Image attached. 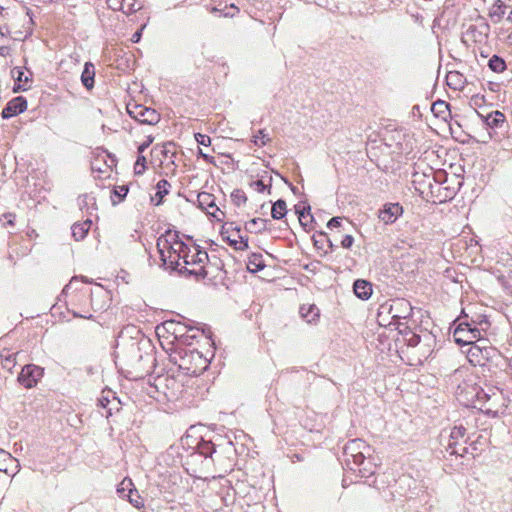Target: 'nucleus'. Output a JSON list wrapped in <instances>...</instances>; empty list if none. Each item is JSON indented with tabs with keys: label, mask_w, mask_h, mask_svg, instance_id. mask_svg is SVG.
Returning a JSON list of instances; mask_svg holds the SVG:
<instances>
[{
	"label": "nucleus",
	"mask_w": 512,
	"mask_h": 512,
	"mask_svg": "<svg viewBox=\"0 0 512 512\" xmlns=\"http://www.w3.org/2000/svg\"><path fill=\"white\" fill-rule=\"evenodd\" d=\"M156 246L165 269L197 281L208 276L207 266L211 264L208 253L197 244L184 243L178 231L167 230L157 239Z\"/></svg>",
	"instance_id": "1"
},
{
	"label": "nucleus",
	"mask_w": 512,
	"mask_h": 512,
	"mask_svg": "<svg viewBox=\"0 0 512 512\" xmlns=\"http://www.w3.org/2000/svg\"><path fill=\"white\" fill-rule=\"evenodd\" d=\"M370 451V447L362 439L356 438L348 441L343 448L344 461L346 465L354 470V466L364 464L366 453Z\"/></svg>",
	"instance_id": "2"
},
{
	"label": "nucleus",
	"mask_w": 512,
	"mask_h": 512,
	"mask_svg": "<svg viewBox=\"0 0 512 512\" xmlns=\"http://www.w3.org/2000/svg\"><path fill=\"white\" fill-rule=\"evenodd\" d=\"M177 354L180 358L179 367L187 370L189 373L195 374L198 370L207 366L206 359L195 349L181 348L177 351Z\"/></svg>",
	"instance_id": "3"
},
{
	"label": "nucleus",
	"mask_w": 512,
	"mask_h": 512,
	"mask_svg": "<svg viewBox=\"0 0 512 512\" xmlns=\"http://www.w3.org/2000/svg\"><path fill=\"white\" fill-rule=\"evenodd\" d=\"M465 343H471L467 351V358L475 366H485L487 362L499 356V352L493 347L472 343V340H466Z\"/></svg>",
	"instance_id": "4"
},
{
	"label": "nucleus",
	"mask_w": 512,
	"mask_h": 512,
	"mask_svg": "<svg viewBox=\"0 0 512 512\" xmlns=\"http://www.w3.org/2000/svg\"><path fill=\"white\" fill-rule=\"evenodd\" d=\"M43 376L44 368L35 364H27L22 367L17 381L24 388L31 389L37 386Z\"/></svg>",
	"instance_id": "5"
},
{
	"label": "nucleus",
	"mask_w": 512,
	"mask_h": 512,
	"mask_svg": "<svg viewBox=\"0 0 512 512\" xmlns=\"http://www.w3.org/2000/svg\"><path fill=\"white\" fill-rule=\"evenodd\" d=\"M127 111L132 118L141 124L155 125L160 120V115L153 108L134 105L133 107H128Z\"/></svg>",
	"instance_id": "6"
},
{
	"label": "nucleus",
	"mask_w": 512,
	"mask_h": 512,
	"mask_svg": "<svg viewBox=\"0 0 512 512\" xmlns=\"http://www.w3.org/2000/svg\"><path fill=\"white\" fill-rule=\"evenodd\" d=\"M117 493L119 497L127 498L129 502L138 509L144 506V501L134 489L131 479L125 478L118 486Z\"/></svg>",
	"instance_id": "7"
},
{
	"label": "nucleus",
	"mask_w": 512,
	"mask_h": 512,
	"mask_svg": "<svg viewBox=\"0 0 512 512\" xmlns=\"http://www.w3.org/2000/svg\"><path fill=\"white\" fill-rule=\"evenodd\" d=\"M399 307L410 309V304L404 300H396L391 304L385 303L381 305L377 315L379 324L381 326H395L396 323H394L391 319L389 320L388 316L393 312L394 309H398Z\"/></svg>",
	"instance_id": "8"
},
{
	"label": "nucleus",
	"mask_w": 512,
	"mask_h": 512,
	"mask_svg": "<svg viewBox=\"0 0 512 512\" xmlns=\"http://www.w3.org/2000/svg\"><path fill=\"white\" fill-rule=\"evenodd\" d=\"M403 213V207L399 203H386L379 210L378 217L384 224H393Z\"/></svg>",
	"instance_id": "9"
},
{
	"label": "nucleus",
	"mask_w": 512,
	"mask_h": 512,
	"mask_svg": "<svg viewBox=\"0 0 512 512\" xmlns=\"http://www.w3.org/2000/svg\"><path fill=\"white\" fill-rule=\"evenodd\" d=\"M98 405L106 410L105 417L109 418L114 411L120 410L121 402L111 390H108L102 392Z\"/></svg>",
	"instance_id": "10"
},
{
	"label": "nucleus",
	"mask_w": 512,
	"mask_h": 512,
	"mask_svg": "<svg viewBox=\"0 0 512 512\" xmlns=\"http://www.w3.org/2000/svg\"><path fill=\"white\" fill-rule=\"evenodd\" d=\"M27 109V100L18 96L11 99L2 110L1 116L3 119L12 118L20 113H23Z\"/></svg>",
	"instance_id": "11"
},
{
	"label": "nucleus",
	"mask_w": 512,
	"mask_h": 512,
	"mask_svg": "<svg viewBox=\"0 0 512 512\" xmlns=\"http://www.w3.org/2000/svg\"><path fill=\"white\" fill-rule=\"evenodd\" d=\"M197 201H198L199 207L202 210L206 211L207 214L217 218L218 220H220V219H219L217 213H221L222 215H224V213L221 212L220 209L216 206L215 197L211 193H208V192L199 193L197 196Z\"/></svg>",
	"instance_id": "12"
},
{
	"label": "nucleus",
	"mask_w": 512,
	"mask_h": 512,
	"mask_svg": "<svg viewBox=\"0 0 512 512\" xmlns=\"http://www.w3.org/2000/svg\"><path fill=\"white\" fill-rule=\"evenodd\" d=\"M469 440L470 437L467 435V430L463 425L454 426L450 432L446 449H455L456 446H461V441L463 444H467Z\"/></svg>",
	"instance_id": "13"
},
{
	"label": "nucleus",
	"mask_w": 512,
	"mask_h": 512,
	"mask_svg": "<svg viewBox=\"0 0 512 512\" xmlns=\"http://www.w3.org/2000/svg\"><path fill=\"white\" fill-rule=\"evenodd\" d=\"M477 115L483 120L485 125L490 128L501 127L505 122V115L498 110L492 111L487 115H483L482 113L477 111Z\"/></svg>",
	"instance_id": "14"
},
{
	"label": "nucleus",
	"mask_w": 512,
	"mask_h": 512,
	"mask_svg": "<svg viewBox=\"0 0 512 512\" xmlns=\"http://www.w3.org/2000/svg\"><path fill=\"white\" fill-rule=\"evenodd\" d=\"M355 295L361 300H368L372 295V284L363 279H357L353 284Z\"/></svg>",
	"instance_id": "15"
},
{
	"label": "nucleus",
	"mask_w": 512,
	"mask_h": 512,
	"mask_svg": "<svg viewBox=\"0 0 512 512\" xmlns=\"http://www.w3.org/2000/svg\"><path fill=\"white\" fill-rule=\"evenodd\" d=\"M78 206L81 211L92 215L97 210L96 197L92 193H86L78 197Z\"/></svg>",
	"instance_id": "16"
},
{
	"label": "nucleus",
	"mask_w": 512,
	"mask_h": 512,
	"mask_svg": "<svg viewBox=\"0 0 512 512\" xmlns=\"http://www.w3.org/2000/svg\"><path fill=\"white\" fill-rule=\"evenodd\" d=\"M91 225H92L91 219H86L82 223L73 224L71 227V230H72V236L74 237V239L76 241L83 240L86 237V235L88 234V232L91 228Z\"/></svg>",
	"instance_id": "17"
},
{
	"label": "nucleus",
	"mask_w": 512,
	"mask_h": 512,
	"mask_svg": "<svg viewBox=\"0 0 512 512\" xmlns=\"http://www.w3.org/2000/svg\"><path fill=\"white\" fill-rule=\"evenodd\" d=\"M17 355L18 352H12L9 349H4L0 353L1 365L3 369H6L9 372H12V369L17 364Z\"/></svg>",
	"instance_id": "18"
},
{
	"label": "nucleus",
	"mask_w": 512,
	"mask_h": 512,
	"mask_svg": "<svg viewBox=\"0 0 512 512\" xmlns=\"http://www.w3.org/2000/svg\"><path fill=\"white\" fill-rule=\"evenodd\" d=\"M95 68L91 62H86L81 75V81L88 90L94 87Z\"/></svg>",
	"instance_id": "19"
},
{
	"label": "nucleus",
	"mask_w": 512,
	"mask_h": 512,
	"mask_svg": "<svg viewBox=\"0 0 512 512\" xmlns=\"http://www.w3.org/2000/svg\"><path fill=\"white\" fill-rule=\"evenodd\" d=\"M507 6L502 0H496L493 5L489 8V17L493 23H499L506 11Z\"/></svg>",
	"instance_id": "20"
},
{
	"label": "nucleus",
	"mask_w": 512,
	"mask_h": 512,
	"mask_svg": "<svg viewBox=\"0 0 512 512\" xmlns=\"http://www.w3.org/2000/svg\"><path fill=\"white\" fill-rule=\"evenodd\" d=\"M267 219L263 218H253L250 221L246 222L245 229L249 233L259 234L267 230Z\"/></svg>",
	"instance_id": "21"
},
{
	"label": "nucleus",
	"mask_w": 512,
	"mask_h": 512,
	"mask_svg": "<svg viewBox=\"0 0 512 512\" xmlns=\"http://www.w3.org/2000/svg\"><path fill=\"white\" fill-rule=\"evenodd\" d=\"M397 329L399 330V333L403 335L404 341L408 346L415 347L420 343V335L414 333L408 326L404 325L403 328L397 326Z\"/></svg>",
	"instance_id": "22"
},
{
	"label": "nucleus",
	"mask_w": 512,
	"mask_h": 512,
	"mask_svg": "<svg viewBox=\"0 0 512 512\" xmlns=\"http://www.w3.org/2000/svg\"><path fill=\"white\" fill-rule=\"evenodd\" d=\"M265 268V263L261 254L253 253L248 259L247 269L251 273H256Z\"/></svg>",
	"instance_id": "23"
},
{
	"label": "nucleus",
	"mask_w": 512,
	"mask_h": 512,
	"mask_svg": "<svg viewBox=\"0 0 512 512\" xmlns=\"http://www.w3.org/2000/svg\"><path fill=\"white\" fill-rule=\"evenodd\" d=\"M300 315L308 323H311L319 317V309L315 305H302L300 307Z\"/></svg>",
	"instance_id": "24"
},
{
	"label": "nucleus",
	"mask_w": 512,
	"mask_h": 512,
	"mask_svg": "<svg viewBox=\"0 0 512 512\" xmlns=\"http://www.w3.org/2000/svg\"><path fill=\"white\" fill-rule=\"evenodd\" d=\"M287 213L286 202L282 199L277 200L271 210V216L273 219L280 220L285 217Z\"/></svg>",
	"instance_id": "25"
},
{
	"label": "nucleus",
	"mask_w": 512,
	"mask_h": 512,
	"mask_svg": "<svg viewBox=\"0 0 512 512\" xmlns=\"http://www.w3.org/2000/svg\"><path fill=\"white\" fill-rule=\"evenodd\" d=\"M171 184L166 179H161L156 184V194L155 196L159 198V200L155 203V205H160L162 203V199L165 195L169 193Z\"/></svg>",
	"instance_id": "26"
},
{
	"label": "nucleus",
	"mask_w": 512,
	"mask_h": 512,
	"mask_svg": "<svg viewBox=\"0 0 512 512\" xmlns=\"http://www.w3.org/2000/svg\"><path fill=\"white\" fill-rule=\"evenodd\" d=\"M463 325H465L468 329V332L471 334V339H477V342L481 341V331L477 325H475V320H472V323H461L458 329L455 331V335L461 331H464Z\"/></svg>",
	"instance_id": "27"
},
{
	"label": "nucleus",
	"mask_w": 512,
	"mask_h": 512,
	"mask_svg": "<svg viewBox=\"0 0 512 512\" xmlns=\"http://www.w3.org/2000/svg\"><path fill=\"white\" fill-rule=\"evenodd\" d=\"M198 451L204 457H212L213 453L216 452V445L211 441L202 440L198 445Z\"/></svg>",
	"instance_id": "28"
},
{
	"label": "nucleus",
	"mask_w": 512,
	"mask_h": 512,
	"mask_svg": "<svg viewBox=\"0 0 512 512\" xmlns=\"http://www.w3.org/2000/svg\"><path fill=\"white\" fill-rule=\"evenodd\" d=\"M488 66L492 71L497 72V73L502 72L506 69L505 61L497 55H493L489 59Z\"/></svg>",
	"instance_id": "29"
},
{
	"label": "nucleus",
	"mask_w": 512,
	"mask_h": 512,
	"mask_svg": "<svg viewBox=\"0 0 512 512\" xmlns=\"http://www.w3.org/2000/svg\"><path fill=\"white\" fill-rule=\"evenodd\" d=\"M271 182H272V176H269V184L266 185L264 183V180L263 179H258V180H255V181H251L249 186L259 192V193H263L265 190H268V193H270L271 191Z\"/></svg>",
	"instance_id": "30"
},
{
	"label": "nucleus",
	"mask_w": 512,
	"mask_h": 512,
	"mask_svg": "<svg viewBox=\"0 0 512 512\" xmlns=\"http://www.w3.org/2000/svg\"><path fill=\"white\" fill-rule=\"evenodd\" d=\"M128 190H129L128 187L125 185L115 187L112 191V194H113V196L111 197L112 202L114 204H116V203H119L122 200H124V198L126 197V195L128 193Z\"/></svg>",
	"instance_id": "31"
},
{
	"label": "nucleus",
	"mask_w": 512,
	"mask_h": 512,
	"mask_svg": "<svg viewBox=\"0 0 512 512\" xmlns=\"http://www.w3.org/2000/svg\"><path fill=\"white\" fill-rule=\"evenodd\" d=\"M231 200L236 206H241L247 202V196L242 189H235L231 193Z\"/></svg>",
	"instance_id": "32"
},
{
	"label": "nucleus",
	"mask_w": 512,
	"mask_h": 512,
	"mask_svg": "<svg viewBox=\"0 0 512 512\" xmlns=\"http://www.w3.org/2000/svg\"><path fill=\"white\" fill-rule=\"evenodd\" d=\"M270 141L268 134L265 133V130L261 129L257 132L256 135L253 136L252 142L259 147L266 145Z\"/></svg>",
	"instance_id": "33"
},
{
	"label": "nucleus",
	"mask_w": 512,
	"mask_h": 512,
	"mask_svg": "<svg viewBox=\"0 0 512 512\" xmlns=\"http://www.w3.org/2000/svg\"><path fill=\"white\" fill-rule=\"evenodd\" d=\"M461 77H462V75L458 72H449L447 74L448 85L453 86L455 89L458 86H461V84H462Z\"/></svg>",
	"instance_id": "34"
},
{
	"label": "nucleus",
	"mask_w": 512,
	"mask_h": 512,
	"mask_svg": "<svg viewBox=\"0 0 512 512\" xmlns=\"http://www.w3.org/2000/svg\"><path fill=\"white\" fill-rule=\"evenodd\" d=\"M310 210H311V207L309 205H307V206L296 205L295 206V212H296V214H298L299 223L303 227H306V222H304L305 213H306V211H308V216H310Z\"/></svg>",
	"instance_id": "35"
},
{
	"label": "nucleus",
	"mask_w": 512,
	"mask_h": 512,
	"mask_svg": "<svg viewBox=\"0 0 512 512\" xmlns=\"http://www.w3.org/2000/svg\"><path fill=\"white\" fill-rule=\"evenodd\" d=\"M229 245L234 247L236 250H246L248 249V239L240 236V240H232L228 238Z\"/></svg>",
	"instance_id": "36"
},
{
	"label": "nucleus",
	"mask_w": 512,
	"mask_h": 512,
	"mask_svg": "<svg viewBox=\"0 0 512 512\" xmlns=\"http://www.w3.org/2000/svg\"><path fill=\"white\" fill-rule=\"evenodd\" d=\"M11 74L15 81L19 83L25 84L30 80L28 76H25L23 70L20 67H14L11 70Z\"/></svg>",
	"instance_id": "37"
},
{
	"label": "nucleus",
	"mask_w": 512,
	"mask_h": 512,
	"mask_svg": "<svg viewBox=\"0 0 512 512\" xmlns=\"http://www.w3.org/2000/svg\"><path fill=\"white\" fill-rule=\"evenodd\" d=\"M146 170V158L139 154L134 165V173L136 175H142Z\"/></svg>",
	"instance_id": "38"
},
{
	"label": "nucleus",
	"mask_w": 512,
	"mask_h": 512,
	"mask_svg": "<svg viewBox=\"0 0 512 512\" xmlns=\"http://www.w3.org/2000/svg\"><path fill=\"white\" fill-rule=\"evenodd\" d=\"M402 308H404L406 311H408V315L410 314L411 308L410 309H406L405 307H399L398 309H394L393 312L389 314L391 320L394 323H396V325H395L396 328H397V326H399V327L404 326V324L400 322V319L401 318H405L406 316L405 315H400L398 313L399 310H401Z\"/></svg>",
	"instance_id": "39"
},
{
	"label": "nucleus",
	"mask_w": 512,
	"mask_h": 512,
	"mask_svg": "<svg viewBox=\"0 0 512 512\" xmlns=\"http://www.w3.org/2000/svg\"><path fill=\"white\" fill-rule=\"evenodd\" d=\"M446 110H449V104L445 101L438 100L432 105V111L439 116L440 114H444Z\"/></svg>",
	"instance_id": "40"
},
{
	"label": "nucleus",
	"mask_w": 512,
	"mask_h": 512,
	"mask_svg": "<svg viewBox=\"0 0 512 512\" xmlns=\"http://www.w3.org/2000/svg\"><path fill=\"white\" fill-rule=\"evenodd\" d=\"M107 5L110 9L114 11H123L125 12V2L126 0H107Z\"/></svg>",
	"instance_id": "41"
},
{
	"label": "nucleus",
	"mask_w": 512,
	"mask_h": 512,
	"mask_svg": "<svg viewBox=\"0 0 512 512\" xmlns=\"http://www.w3.org/2000/svg\"><path fill=\"white\" fill-rule=\"evenodd\" d=\"M141 5L136 6L135 0H126L125 2V14H130L141 9Z\"/></svg>",
	"instance_id": "42"
},
{
	"label": "nucleus",
	"mask_w": 512,
	"mask_h": 512,
	"mask_svg": "<svg viewBox=\"0 0 512 512\" xmlns=\"http://www.w3.org/2000/svg\"><path fill=\"white\" fill-rule=\"evenodd\" d=\"M451 455L464 456L468 453V447L461 441V446H456L455 449H449Z\"/></svg>",
	"instance_id": "43"
},
{
	"label": "nucleus",
	"mask_w": 512,
	"mask_h": 512,
	"mask_svg": "<svg viewBox=\"0 0 512 512\" xmlns=\"http://www.w3.org/2000/svg\"><path fill=\"white\" fill-rule=\"evenodd\" d=\"M195 140L199 145L209 146L211 144V138L205 134L196 133Z\"/></svg>",
	"instance_id": "44"
},
{
	"label": "nucleus",
	"mask_w": 512,
	"mask_h": 512,
	"mask_svg": "<svg viewBox=\"0 0 512 512\" xmlns=\"http://www.w3.org/2000/svg\"><path fill=\"white\" fill-rule=\"evenodd\" d=\"M186 328H187V327H186L185 325H179L177 328H175L174 332H175V333H179L181 337H184V338H185V339H184V341H185L187 344H190V343L188 342V340H189V339H194V338H196V335H195V334H193V335H187V336H185V335H184V330H186Z\"/></svg>",
	"instance_id": "45"
},
{
	"label": "nucleus",
	"mask_w": 512,
	"mask_h": 512,
	"mask_svg": "<svg viewBox=\"0 0 512 512\" xmlns=\"http://www.w3.org/2000/svg\"><path fill=\"white\" fill-rule=\"evenodd\" d=\"M481 318L479 321H475V325L478 326L480 331H485L490 326V323L486 317L479 316Z\"/></svg>",
	"instance_id": "46"
},
{
	"label": "nucleus",
	"mask_w": 512,
	"mask_h": 512,
	"mask_svg": "<svg viewBox=\"0 0 512 512\" xmlns=\"http://www.w3.org/2000/svg\"><path fill=\"white\" fill-rule=\"evenodd\" d=\"M353 243H354V238L351 235H345L341 241V245L345 249L351 248Z\"/></svg>",
	"instance_id": "47"
},
{
	"label": "nucleus",
	"mask_w": 512,
	"mask_h": 512,
	"mask_svg": "<svg viewBox=\"0 0 512 512\" xmlns=\"http://www.w3.org/2000/svg\"><path fill=\"white\" fill-rule=\"evenodd\" d=\"M154 138L148 136L147 140L138 146V153L142 154L153 142Z\"/></svg>",
	"instance_id": "48"
},
{
	"label": "nucleus",
	"mask_w": 512,
	"mask_h": 512,
	"mask_svg": "<svg viewBox=\"0 0 512 512\" xmlns=\"http://www.w3.org/2000/svg\"><path fill=\"white\" fill-rule=\"evenodd\" d=\"M341 221H342V219L340 217H332L328 221L327 227L330 228V229L339 227L341 225Z\"/></svg>",
	"instance_id": "49"
},
{
	"label": "nucleus",
	"mask_w": 512,
	"mask_h": 512,
	"mask_svg": "<svg viewBox=\"0 0 512 512\" xmlns=\"http://www.w3.org/2000/svg\"><path fill=\"white\" fill-rule=\"evenodd\" d=\"M146 27V25H142L140 29H138L131 37V41L133 43H138L140 40H141V37H142V31L144 30V28Z\"/></svg>",
	"instance_id": "50"
},
{
	"label": "nucleus",
	"mask_w": 512,
	"mask_h": 512,
	"mask_svg": "<svg viewBox=\"0 0 512 512\" xmlns=\"http://www.w3.org/2000/svg\"><path fill=\"white\" fill-rule=\"evenodd\" d=\"M198 156L201 157L203 160H205L208 163H211V164L214 163V157L204 153L203 150L200 148L198 150Z\"/></svg>",
	"instance_id": "51"
},
{
	"label": "nucleus",
	"mask_w": 512,
	"mask_h": 512,
	"mask_svg": "<svg viewBox=\"0 0 512 512\" xmlns=\"http://www.w3.org/2000/svg\"><path fill=\"white\" fill-rule=\"evenodd\" d=\"M28 88L25 87L24 85H22V83H19V82H16L15 81V84H14V87H13V91L15 93L19 92V91H26Z\"/></svg>",
	"instance_id": "52"
},
{
	"label": "nucleus",
	"mask_w": 512,
	"mask_h": 512,
	"mask_svg": "<svg viewBox=\"0 0 512 512\" xmlns=\"http://www.w3.org/2000/svg\"><path fill=\"white\" fill-rule=\"evenodd\" d=\"M10 54L9 46H0V56L7 57Z\"/></svg>",
	"instance_id": "53"
},
{
	"label": "nucleus",
	"mask_w": 512,
	"mask_h": 512,
	"mask_svg": "<svg viewBox=\"0 0 512 512\" xmlns=\"http://www.w3.org/2000/svg\"><path fill=\"white\" fill-rule=\"evenodd\" d=\"M321 237L325 238V241L327 242L328 244V247L330 249V251H333V249L335 248V245L332 243V241L327 237V235L325 233H321L320 234Z\"/></svg>",
	"instance_id": "54"
},
{
	"label": "nucleus",
	"mask_w": 512,
	"mask_h": 512,
	"mask_svg": "<svg viewBox=\"0 0 512 512\" xmlns=\"http://www.w3.org/2000/svg\"><path fill=\"white\" fill-rule=\"evenodd\" d=\"M4 216L7 219V224L13 226L14 220H15V215L14 214H5Z\"/></svg>",
	"instance_id": "55"
},
{
	"label": "nucleus",
	"mask_w": 512,
	"mask_h": 512,
	"mask_svg": "<svg viewBox=\"0 0 512 512\" xmlns=\"http://www.w3.org/2000/svg\"><path fill=\"white\" fill-rule=\"evenodd\" d=\"M73 316L76 317V318H84V319H92L93 318V315L92 314H79L78 312H73Z\"/></svg>",
	"instance_id": "56"
},
{
	"label": "nucleus",
	"mask_w": 512,
	"mask_h": 512,
	"mask_svg": "<svg viewBox=\"0 0 512 512\" xmlns=\"http://www.w3.org/2000/svg\"><path fill=\"white\" fill-rule=\"evenodd\" d=\"M284 181L289 185L291 191L296 194L297 193V188L295 186L292 185V183L288 182L286 179H284Z\"/></svg>",
	"instance_id": "57"
},
{
	"label": "nucleus",
	"mask_w": 512,
	"mask_h": 512,
	"mask_svg": "<svg viewBox=\"0 0 512 512\" xmlns=\"http://www.w3.org/2000/svg\"><path fill=\"white\" fill-rule=\"evenodd\" d=\"M308 220L309 221H312L313 220V217L312 215L310 214V216H308V211H306L305 213V218H304V222H306V226L308 225Z\"/></svg>",
	"instance_id": "58"
},
{
	"label": "nucleus",
	"mask_w": 512,
	"mask_h": 512,
	"mask_svg": "<svg viewBox=\"0 0 512 512\" xmlns=\"http://www.w3.org/2000/svg\"><path fill=\"white\" fill-rule=\"evenodd\" d=\"M507 21L512 23V10L510 11V13L507 16Z\"/></svg>",
	"instance_id": "59"
},
{
	"label": "nucleus",
	"mask_w": 512,
	"mask_h": 512,
	"mask_svg": "<svg viewBox=\"0 0 512 512\" xmlns=\"http://www.w3.org/2000/svg\"><path fill=\"white\" fill-rule=\"evenodd\" d=\"M359 471H360V472H362V471H363V475L365 474V472H369V473H371V474L373 473L372 471H369L366 467H364L363 469H360Z\"/></svg>",
	"instance_id": "60"
},
{
	"label": "nucleus",
	"mask_w": 512,
	"mask_h": 512,
	"mask_svg": "<svg viewBox=\"0 0 512 512\" xmlns=\"http://www.w3.org/2000/svg\"><path fill=\"white\" fill-rule=\"evenodd\" d=\"M319 242H320L319 240H316V239L314 240V244H315V246H316L317 248H322V246H320V245H319Z\"/></svg>",
	"instance_id": "61"
},
{
	"label": "nucleus",
	"mask_w": 512,
	"mask_h": 512,
	"mask_svg": "<svg viewBox=\"0 0 512 512\" xmlns=\"http://www.w3.org/2000/svg\"><path fill=\"white\" fill-rule=\"evenodd\" d=\"M91 306L94 307L93 298H91ZM102 307L93 308L95 311L101 309Z\"/></svg>",
	"instance_id": "62"
},
{
	"label": "nucleus",
	"mask_w": 512,
	"mask_h": 512,
	"mask_svg": "<svg viewBox=\"0 0 512 512\" xmlns=\"http://www.w3.org/2000/svg\"><path fill=\"white\" fill-rule=\"evenodd\" d=\"M99 293L102 295H106V292L102 291L101 289L99 290Z\"/></svg>",
	"instance_id": "63"
},
{
	"label": "nucleus",
	"mask_w": 512,
	"mask_h": 512,
	"mask_svg": "<svg viewBox=\"0 0 512 512\" xmlns=\"http://www.w3.org/2000/svg\"><path fill=\"white\" fill-rule=\"evenodd\" d=\"M490 412H491V409H489V408H488V409L486 410V413H487V414H489Z\"/></svg>",
	"instance_id": "64"
}]
</instances>
